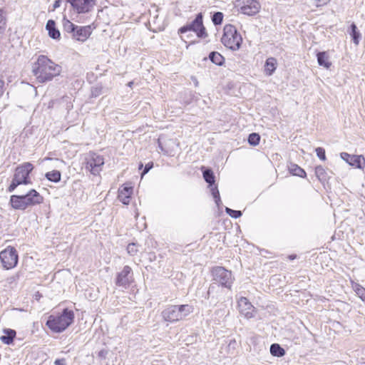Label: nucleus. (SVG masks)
Returning <instances> with one entry per match:
<instances>
[{"label":"nucleus","mask_w":365,"mask_h":365,"mask_svg":"<svg viewBox=\"0 0 365 365\" xmlns=\"http://www.w3.org/2000/svg\"><path fill=\"white\" fill-rule=\"evenodd\" d=\"M32 72L38 83L51 81L60 75L61 67L44 55L37 58L34 63Z\"/></svg>","instance_id":"obj_1"},{"label":"nucleus","mask_w":365,"mask_h":365,"mask_svg":"<svg viewBox=\"0 0 365 365\" xmlns=\"http://www.w3.org/2000/svg\"><path fill=\"white\" fill-rule=\"evenodd\" d=\"M213 280L207 291V298L213 294L216 289H220V286L230 289L233 283L232 272L222 267H216L212 271Z\"/></svg>","instance_id":"obj_2"},{"label":"nucleus","mask_w":365,"mask_h":365,"mask_svg":"<svg viewBox=\"0 0 365 365\" xmlns=\"http://www.w3.org/2000/svg\"><path fill=\"white\" fill-rule=\"evenodd\" d=\"M74 319L72 310L64 309L61 314H52L48 317L46 326L55 333H61L70 326Z\"/></svg>","instance_id":"obj_3"},{"label":"nucleus","mask_w":365,"mask_h":365,"mask_svg":"<svg viewBox=\"0 0 365 365\" xmlns=\"http://www.w3.org/2000/svg\"><path fill=\"white\" fill-rule=\"evenodd\" d=\"M34 169L31 163H24L15 169L11 183L7 188L9 192H12L20 185L31 184L29 174Z\"/></svg>","instance_id":"obj_4"},{"label":"nucleus","mask_w":365,"mask_h":365,"mask_svg":"<svg viewBox=\"0 0 365 365\" xmlns=\"http://www.w3.org/2000/svg\"><path fill=\"white\" fill-rule=\"evenodd\" d=\"M193 312L190 304L170 305L162 312V317L166 322L173 323L183 319Z\"/></svg>","instance_id":"obj_5"},{"label":"nucleus","mask_w":365,"mask_h":365,"mask_svg":"<svg viewBox=\"0 0 365 365\" xmlns=\"http://www.w3.org/2000/svg\"><path fill=\"white\" fill-rule=\"evenodd\" d=\"M221 41L227 48L232 51H237L242 44V38L237 32L235 26L231 24H227L224 27Z\"/></svg>","instance_id":"obj_6"},{"label":"nucleus","mask_w":365,"mask_h":365,"mask_svg":"<svg viewBox=\"0 0 365 365\" xmlns=\"http://www.w3.org/2000/svg\"><path fill=\"white\" fill-rule=\"evenodd\" d=\"M190 31L195 32L199 38H205L207 36L205 28L202 23V14L201 13L198 14L191 23L180 27L178 29V34H185Z\"/></svg>","instance_id":"obj_7"},{"label":"nucleus","mask_w":365,"mask_h":365,"mask_svg":"<svg viewBox=\"0 0 365 365\" xmlns=\"http://www.w3.org/2000/svg\"><path fill=\"white\" fill-rule=\"evenodd\" d=\"M1 262L6 269L15 267L18 263L19 257L14 247L9 246L0 252Z\"/></svg>","instance_id":"obj_8"},{"label":"nucleus","mask_w":365,"mask_h":365,"mask_svg":"<svg viewBox=\"0 0 365 365\" xmlns=\"http://www.w3.org/2000/svg\"><path fill=\"white\" fill-rule=\"evenodd\" d=\"M103 165V158L100 155L92 153L88 155L86 168L93 175H96L99 174L102 170Z\"/></svg>","instance_id":"obj_9"},{"label":"nucleus","mask_w":365,"mask_h":365,"mask_svg":"<svg viewBox=\"0 0 365 365\" xmlns=\"http://www.w3.org/2000/svg\"><path fill=\"white\" fill-rule=\"evenodd\" d=\"M239 6L241 13L248 16L257 14L261 8L257 0H242Z\"/></svg>","instance_id":"obj_10"},{"label":"nucleus","mask_w":365,"mask_h":365,"mask_svg":"<svg viewBox=\"0 0 365 365\" xmlns=\"http://www.w3.org/2000/svg\"><path fill=\"white\" fill-rule=\"evenodd\" d=\"M133 272L130 267L126 265L123 270L119 272L116 277L115 284L119 287H127L133 282Z\"/></svg>","instance_id":"obj_11"},{"label":"nucleus","mask_w":365,"mask_h":365,"mask_svg":"<svg viewBox=\"0 0 365 365\" xmlns=\"http://www.w3.org/2000/svg\"><path fill=\"white\" fill-rule=\"evenodd\" d=\"M78 14L88 12L95 5V0H66Z\"/></svg>","instance_id":"obj_12"},{"label":"nucleus","mask_w":365,"mask_h":365,"mask_svg":"<svg viewBox=\"0 0 365 365\" xmlns=\"http://www.w3.org/2000/svg\"><path fill=\"white\" fill-rule=\"evenodd\" d=\"M27 208L40 205L43 201V197L34 189H31L26 194L22 195Z\"/></svg>","instance_id":"obj_13"},{"label":"nucleus","mask_w":365,"mask_h":365,"mask_svg":"<svg viewBox=\"0 0 365 365\" xmlns=\"http://www.w3.org/2000/svg\"><path fill=\"white\" fill-rule=\"evenodd\" d=\"M239 311L241 314L250 319L254 317L255 307L246 297H240L237 302Z\"/></svg>","instance_id":"obj_14"},{"label":"nucleus","mask_w":365,"mask_h":365,"mask_svg":"<svg viewBox=\"0 0 365 365\" xmlns=\"http://www.w3.org/2000/svg\"><path fill=\"white\" fill-rule=\"evenodd\" d=\"M341 159L349 163L350 165L357 168H361L363 163H365V159L362 155H350L347 153L343 152L340 154Z\"/></svg>","instance_id":"obj_15"},{"label":"nucleus","mask_w":365,"mask_h":365,"mask_svg":"<svg viewBox=\"0 0 365 365\" xmlns=\"http://www.w3.org/2000/svg\"><path fill=\"white\" fill-rule=\"evenodd\" d=\"M9 204L12 208L19 210H25L27 207L21 195H13L10 197Z\"/></svg>","instance_id":"obj_16"},{"label":"nucleus","mask_w":365,"mask_h":365,"mask_svg":"<svg viewBox=\"0 0 365 365\" xmlns=\"http://www.w3.org/2000/svg\"><path fill=\"white\" fill-rule=\"evenodd\" d=\"M132 192V187L124 186L123 188L119 189L118 197L123 204L128 205Z\"/></svg>","instance_id":"obj_17"},{"label":"nucleus","mask_w":365,"mask_h":365,"mask_svg":"<svg viewBox=\"0 0 365 365\" xmlns=\"http://www.w3.org/2000/svg\"><path fill=\"white\" fill-rule=\"evenodd\" d=\"M277 60L275 58L269 57L266 60L264 64V73L267 76H272L277 68Z\"/></svg>","instance_id":"obj_18"},{"label":"nucleus","mask_w":365,"mask_h":365,"mask_svg":"<svg viewBox=\"0 0 365 365\" xmlns=\"http://www.w3.org/2000/svg\"><path fill=\"white\" fill-rule=\"evenodd\" d=\"M46 29L48 31V35L51 38L53 39H57L60 38V32L56 28V23L53 20H48L46 25Z\"/></svg>","instance_id":"obj_19"},{"label":"nucleus","mask_w":365,"mask_h":365,"mask_svg":"<svg viewBox=\"0 0 365 365\" xmlns=\"http://www.w3.org/2000/svg\"><path fill=\"white\" fill-rule=\"evenodd\" d=\"M317 61H318V63L319 66H324L326 68H329L331 63L329 61V56L327 52H325V51L319 52L317 54Z\"/></svg>","instance_id":"obj_20"},{"label":"nucleus","mask_w":365,"mask_h":365,"mask_svg":"<svg viewBox=\"0 0 365 365\" xmlns=\"http://www.w3.org/2000/svg\"><path fill=\"white\" fill-rule=\"evenodd\" d=\"M349 33L354 44L358 45L359 43L361 36L355 24H351L350 26V31Z\"/></svg>","instance_id":"obj_21"},{"label":"nucleus","mask_w":365,"mask_h":365,"mask_svg":"<svg viewBox=\"0 0 365 365\" xmlns=\"http://www.w3.org/2000/svg\"><path fill=\"white\" fill-rule=\"evenodd\" d=\"M4 332L6 334L1 336V341L6 344H11L16 336V331L12 329H6Z\"/></svg>","instance_id":"obj_22"},{"label":"nucleus","mask_w":365,"mask_h":365,"mask_svg":"<svg viewBox=\"0 0 365 365\" xmlns=\"http://www.w3.org/2000/svg\"><path fill=\"white\" fill-rule=\"evenodd\" d=\"M315 175L317 177V178L322 182L327 181L329 178L327 170L324 167L321 165L316 167Z\"/></svg>","instance_id":"obj_23"},{"label":"nucleus","mask_w":365,"mask_h":365,"mask_svg":"<svg viewBox=\"0 0 365 365\" xmlns=\"http://www.w3.org/2000/svg\"><path fill=\"white\" fill-rule=\"evenodd\" d=\"M210 60L217 66H221L224 63V57L218 52L212 51L209 55Z\"/></svg>","instance_id":"obj_24"},{"label":"nucleus","mask_w":365,"mask_h":365,"mask_svg":"<svg viewBox=\"0 0 365 365\" xmlns=\"http://www.w3.org/2000/svg\"><path fill=\"white\" fill-rule=\"evenodd\" d=\"M270 353L274 356L281 357L285 354V351L278 344H272L270 346Z\"/></svg>","instance_id":"obj_25"},{"label":"nucleus","mask_w":365,"mask_h":365,"mask_svg":"<svg viewBox=\"0 0 365 365\" xmlns=\"http://www.w3.org/2000/svg\"><path fill=\"white\" fill-rule=\"evenodd\" d=\"M289 172L293 175L299 176L301 178L306 177V172L296 164H292L289 168Z\"/></svg>","instance_id":"obj_26"},{"label":"nucleus","mask_w":365,"mask_h":365,"mask_svg":"<svg viewBox=\"0 0 365 365\" xmlns=\"http://www.w3.org/2000/svg\"><path fill=\"white\" fill-rule=\"evenodd\" d=\"M61 173L58 170H52L46 173V178L49 181L58 182L61 180Z\"/></svg>","instance_id":"obj_27"},{"label":"nucleus","mask_w":365,"mask_h":365,"mask_svg":"<svg viewBox=\"0 0 365 365\" xmlns=\"http://www.w3.org/2000/svg\"><path fill=\"white\" fill-rule=\"evenodd\" d=\"M202 174L205 180L210 185V186H212L215 183V176L212 170L205 169Z\"/></svg>","instance_id":"obj_28"},{"label":"nucleus","mask_w":365,"mask_h":365,"mask_svg":"<svg viewBox=\"0 0 365 365\" xmlns=\"http://www.w3.org/2000/svg\"><path fill=\"white\" fill-rule=\"evenodd\" d=\"M6 17L3 9H0V34H3L6 30Z\"/></svg>","instance_id":"obj_29"},{"label":"nucleus","mask_w":365,"mask_h":365,"mask_svg":"<svg viewBox=\"0 0 365 365\" xmlns=\"http://www.w3.org/2000/svg\"><path fill=\"white\" fill-rule=\"evenodd\" d=\"M260 140V136L259 134L252 133L249 135L248 143L252 145H257L259 144Z\"/></svg>","instance_id":"obj_30"},{"label":"nucleus","mask_w":365,"mask_h":365,"mask_svg":"<svg viewBox=\"0 0 365 365\" xmlns=\"http://www.w3.org/2000/svg\"><path fill=\"white\" fill-rule=\"evenodd\" d=\"M356 294L362 299L365 300V288L361 285L356 284L354 287Z\"/></svg>","instance_id":"obj_31"},{"label":"nucleus","mask_w":365,"mask_h":365,"mask_svg":"<svg viewBox=\"0 0 365 365\" xmlns=\"http://www.w3.org/2000/svg\"><path fill=\"white\" fill-rule=\"evenodd\" d=\"M223 14L222 12H215L212 17V21L215 25H220L223 20Z\"/></svg>","instance_id":"obj_32"},{"label":"nucleus","mask_w":365,"mask_h":365,"mask_svg":"<svg viewBox=\"0 0 365 365\" xmlns=\"http://www.w3.org/2000/svg\"><path fill=\"white\" fill-rule=\"evenodd\" d=\"M225 212L230 217H232L233 218H235V219L241 217V215H242V212L241 211H240V210H232V209L229 208V207H226L225 208Z\"/></svg>","instance_id":"obj_33"},{"label":"nucleus","mask_w":365,"mask_h":365,"mask_svg":"<svg viewBox=\"0 0 365 365\" xmlns=\"http://www.w3.org/2000/svg\"><path fill=\"white\" fill-rule=\"evenodd\" d=\"M211 192L215 199V203L217 204V205H219V203L220 202V192H219L217 187H212Z\"/></svg>","instance_id":"obj_34"},{"label":"nucleus","mask_w":365,"mask_h":365,"mask_svg":"<svg viewBox=\"0 0 365 365\" xmlns=\"http://www.w3.org/2000/svg\"><path fill=\"white\" fill-rule=\"evenodd\" d=\"M128 253L130 255H135L138 252V245L135 243H130L127 247Z\"/></svg>","instance_id":"obj_35"},{"label":"nucleus","mask_w":365,"mask_h":365,"mask_svg":"<svg viewBox=\"0 0 365 365\" xmlns=\"http://www.w3.org/2000/svg\"><path fill=\"white\" fill-rule=\"evenodd\" d=\"M63 27L64 29L68 32H73L76 29V26L68 20H66L63 23Z\"/></svg>","instance_id":"obj_36"},{"label":"nucleus","mask_w":365,"mask_h":365,"mask_svg":"<svg viewBox=\"0 0 365 365\" xmlns=\"http://www.w3.org/2000/svg\"><path fill=\"white\" fill-rule=\"evenodd\" d=\"M315 151L317 157L319 159L322 160H326L325 150L324 148L319 147L316 148Z\"/></svg>","instance_id":"obj_37"},{"label":"nucleus","mask_w":365,"mask_h":365,"mask_svg":"<svg viewBox=\"0 0 365 365\" xmlns=\"http://www.w3.org/2000/svg\"><path fill=\"white\" fill-rule=\"evenodd\" d=\"M76 34L79 36H82L84 39L87 38L88 37V30L86 28L80 27L78 29Z\"/></svg>","instance_id":"obj_38"},{"label":"nucleus","mask_w":365,"mask_h":365,"mask_svg":"<svg viewBox=\"0 0 365 365\" xmlns=\"http://www.w3.org/2000/svg\"><path fill=\"white\" fill-rule=\"evenodd\" d=\"M153 163H148L145 165L144 170L142 173V177L145 175L147 173L149 172V170L153 168Z\"/></svg>","instance_id":"obj_39"},{"label":"nucleus","mask_w":365,"mask_h":365,"mask_svg":"<svg viewBox=\"0 0 365 365\" xmlns=\"http://www.w3.org/2000/svg\"><path fill=\"white\" fill-rule=\"evenodd\" d=\"M108 354V351L105 349H102L98 353V356L101 359H106Z\"/></svg>","instance_id":"obj_40"},{"label":"nucleus","mask_w":365,"mask_h":365,"mask_svg":"<svg viewBox=\"0 0 365 365\" xmlns=\"http://www.w3.org/2000/svg\"><path fill=\"white\" fill-rule=\"evenodd\" d=\"M55 365H66L65 359H57L54 361Z\"/></svg>","instance_id":"obj_41"},{"label":"nucleus","mask_w":365,"mask_h":365,"mask_svg":"<svg viewBox=\"0 0 365 365\" xmlns=\"http://www.w3.org/2000/svg\"><path fill=\"white\" fill-rule=\"evenodd\" d=\"M317 6H320L327 4L329 0H315Z\"/></svg>","instance_id":"obj_42"},{"label":"nucleus","mask_w":365,"mask_h":365,"mask_svg":"<svg viewBox=\"0 0 365 365\" xmlns=\"http://www.w3.org/2000/svg\"><path fill=\"white\" fill-rule=\"evenodd\" d=\"M4 81L2 79H0V98L2 96L4 93Z\"/></svg>","instance_id":"obj_43"},{"label":"nucleus","mask_w":365,"mask_h":365,"mask_svg":"<svg viewBox=\"0 0 365 365\" xmlns=\"http://www.w3.org/2000/svg\"><path fill=\"white\" fill-rule=\"evenodd\" d=\"M61 1H62V0H56V1L54 2V4H53V10H55L56 9H57V8L60 7Z\"/></svg>","instance_id":"obj_44"},{"label":"nucleus","mask_w":365,"mask_h":365,"mask_svg":"<svg viewBox=\"0 0 365 365\" xmlns=\"http://www.w3.org/2000/svg\"><path fill=\"white\" fill-rule=\"evenodd\" d=\"M133 81H130V82H129V83H128V86H129V87H130V88L133 86Z\"/></svg>","instance_id":"obj_45"},{"label":"nucleus","mask_w":365,"mask_h":365,"mask_svg":"<svg viewBox=\"0 0 365 365\" xmlns=\"http://www.w3.org/2000/svg\"><path fill=\"white\" fill-rule=\"evenodd\" d=\"M159 148H160V149L162 151L163 150V147H162V145H161V144H160V143H159Z\"/></svg>","instance_id":"obj_46"},{"label":"nucleus","mask_w":365,"mask_h":365,"mask_svg":"<svg viewBox=\"0 0 365 365\" xmlns=\"http://www.w3.org/2000/svg\"><path fill=\"white\" fill-rule=\"evenodd\" d=\"M294 256H290V259H294Z\"/></svg>","instance_id":"obj_47"},{"label":"nucleus","mask_w":365,"mask_h":365,"mask_svg":"<svg viewBox=\"0 0 365 365\" xmlns=\"http://www.w3.org/2000/svg\"><path fill=\"white\" fill-rule=\"evenodd\" d=\"M142 167H143V164H141V165H140V168H139L140 169Z\"/></svg>","instance_id":"obj_48"}]
</instances>
